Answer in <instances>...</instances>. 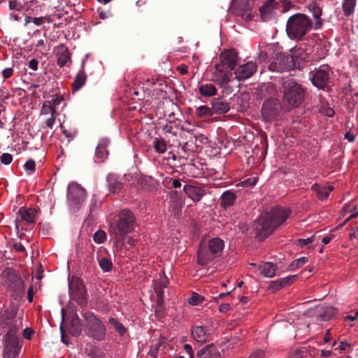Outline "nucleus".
<instances>
[{
    "instance_id": "obj_1",
    "label": "nucleus",
    "mask_w": 358,
    "mask_h": 358,
    "mask_svg": "<svg viewBox=\"0 0 358 358\" xmlns=\"http://www.w3.org/2000/svg\"><path fill=\"white\" fill-rule=\"evenodd\" d=\"M289 214V210L279 206L263 213L254 224L256 238L261 241H264L287 220Z\"/></svg>"
},
{
    "instance_id": "obj_2",
    "label": "nucleus",
    "mask_w": 358,
    "mask_h": 358,
    "mask_svg": "<svg viewBox=\"0 0 358 358\" xmlns=\"http://www.w3.org/2000/svg\"><path fill=\"white\" fill-rule=\"evenodd\" d=\"M282 92L285 103L295 108L304 101L306 89L294 78H287L282 83Z\"/></svg>"
},
{
    "instance_id": "obj_3",
    "label": "nucleus",
    "mask_w": 358,
    "mask_h": 358,
    "mask_svg": "<svg viewBox=\"0 0 358 358\" xmlns=\"http://www.w3.org/2000/svg\"><path fill=\"white\" fill-rule=\"evenodd\" d=\"M313 27L311 19L303 13H296L290 16L287 22L286 32L292 40L300 41Z\"/></svg>"
},
{
    "instance_id": "obj_4",
    "label": "nucleus",
    "mask_w": 358,
    "mask_h": 358,
    "mask_svg": "<svg viewBox=\"0 0 358 358\" xmlns=\"http://www.w3.org/2000/svg\"><path fill=\"white\" fill-rule=\"evenodd\" d=\"M224 247V241L220 238H213L207 244L202 241L197 252L198 263L201 266L207 265L221 255Z\"/></svg>"
},
{
    "instance_id": "obj_5",
    "label": "nucleus",
    "mask_w": 358,
    "mask_h": 358,
    "mask_svg": "<svg viewBox=\"0 0 358 358\" xmlns=\"http://www.w3.org/2000/svg\"><path fill=\"white\" fill-rule=\"evenodd\" d=\"M136 224V219L134 214L128 209L122 210L116 222L117 238H122L125 234L134 231Z\"/></svg>"
},
{
    "instance_id": "obj_6",
    "label": "nucleus",
    "mask_w": 358,
    "mask_h": 358,
    "mask_svg": "<svg viewBox=\"0 0 358 358\" xmlns=\"http://www.w3.org/2000/svg\"><path fill=\"white\" fill-rule=\"evenodd\" d=\"M83 317L85 321V325L89 331V334L97 341L103 340L105 337L106 329L102 322L91 312L83 313Z\"/></svg>"
},
{
    "instance_id": "obj_7",
    "label": "nucleus",
    "mask_w": 358,
    "mask_h": 358,
    "mask_svg": "<svg viewBox=\"0 0 358 358\" xmlns=\"http://www.w3.org/2000/svg\"><path fill=\"white\" fill-rule=\"evenodd\" d=\"M67 197L71 209L77 211L85 198V190L78 183L73 181L68 186Z\"/></svg>"
},
{
    "instance_id": "obj_8",
    "label": "nucleus",
    "mask_w": 358,
    "mask_h": 358,
    "mask_svg": "<svg viewBox=\"0 0 358 358\" xmlns=\"http://www.w3.org/2000/svg\"><path fill=\"white\" fill-rule=\"evenodd\" d=\"M8 289L11 298L16 301H20L24 296L25 292L23 280L15 271L11 270L8 272Z\"/></svg>"
},
{
    "instance_id": "obj_9",
    "label": "nucleus",
    "mask_w": 358,
    "mask_h": 358,
    "mask_svg": "<svg viewBox=\"0 0 358 358\" xmlns=\"http://www.w3.org/2000/svg\"><path fill=\"white\" fill-rule=\"evenodd\" d=\"M70 297L79 306L84 307L87 305L86 289L80 278H73L69 283Z\"/></svg>"
},
{
    "instance_id": "obj_10",
    "label": "nucleus",
    "mask_w": 358,
    "mask_h": 358,
    "mask_svg": "<svg viewBox=\"0 0 358 358\" xmlns=\"http://www.w3.org/2000/svg\"><path fill=\"white\" fill-rule=\"evenodd\" d=\"M282 110L280 102L276 99L265 101L262 106V116L264 120L271 122L277 120Z\"/></svg>"
},
{
    "instance_id": "obj_11",
    "label": "nucleus",
    "mask_w": 358,
    "mask_h": 358,
    "mask_svg": "<svg viewBox=\"0 0 358 358\" xmlns=\"http://www.w3.org/2000/svg\"><path fill=\"white\" fill-rule=\"evenodd\" d=\"M331 69L327 65H322L317 69L310 73V79L312 84L320 90H324L328 84L330 78Z\"/></svg>"
},
{
    "instance_id": "obj_12",
    "label": "nucleus",
    "mask_w": 358,
    "mask_h": 358,
    "mask_svg": "<svg viewBox=\"0 0 358 358\" xmlns=\"http://www.w3.org/2000/svg\"><path fill=\"white\" fill-rule=\"evenodd\" d=\"M21 348L22 345L20 344L19 337L6 336L2 355L3 357L16 358L19 355Z\"/></svg>"
},
{
    "instance_id": "obj_13",
    "label": "nucleus",
    "mask_w": 358,
    "mask_h": 358,
    "mask_svg": "<svg viewBox=\"0 0 358 358\" xmlns=\"http://www.w3.org/2000/svg\"><path fill=\"white\" fill-rule=\"evenodd\" d=\"M220 63L216 65H220L222 68L234 70L237 65L238 53L234 50H225L220 56Z\"/></svg>"
},
{
    "instance_id": "obj_14",
    "label": "nucleus",
    "mask_w": 358,
    "mask_h": 358,
    "mask_svg": "<svg viewBox=\"0 0 358 358\" xmlns=\"http://www.w3.org/2000/svg\"><path fill=\"white\" fill-rule=\"evenodd\" d=\"M232 73L230 70L222 68L220 65H215V71L212 74V80L223 87L231 80Z\"/></svg>"
},
{
    "instance_id": "obj_15",
    "label": "nucleus",
    "mask_w": 358,
    "mask_h": 358,
    "mask_svg": "<svg viewBox=\"0 0 358 358\" xmlns=\"http://www.w3.org/2000/svg\"><path fill=\"white\" fill-rule=\"evenodd\" d=\"M257 71V65L252 62H248L241 65L235 71L236 78L238 80H243L252 76Z\"/></svg>"
},
{
    "instance_id": "obj_16",
    "label": "nucleus",
    "mask_w": 358,
    "mask_h": 358,
    "mask_svg": "<svg viewBox=\"0 0 358 358\" xmlns=\"http://www.w3.org/2000/svg\"><path fill=\"white\" fill-rule=\"evenodd\" d=\"M110 141L107 138H102L99 141L95 152L94 162L96 163H102L108 157V151L107 150Z\"/></svg>"
},
{
    "instance_id": "obj_17",
    "label": "nucleus",
    "mask_w": 358,
    "mask_h": 358,
    "mask_svg": "<svg viewBox=\"0 0 358 358\" xmlns=\"http://www.w3.org/2000/svg\"><path fill=\"white\" fill-rule=\"evenodd\" d=\"M68 331L73 336H78L82 331V325L76 313L71 314L67 320Z\"/></svg>"
},
{
    "instance_id": "obj_18",
    "label": "nucleus",
    "mask_w": 358,
    "mask_h": 358,
    "mask_svg": "<svg viewBox=\"0 0 358 358\" xmlns=\"http://www.w3.org/2000/svg\"><path fill=\"white\" fill-rule=\"evenodd\" d=\"M183 201L179 194L176 191H173L170 194V202L169 208L175 215H178L181 213Z\"/></svg>"
},
{
    "instance_id": "obj_19",
    "label": "nucleus",
    "mask_w": 358,
    "mask_h": 358,
    "mask_svg": "<svg viewBox=\"0 0 358 358\" xmlns=\"http://www.w3.org/2000/svg\"><path fill=\"white\" fill-rule=\"evenodd\" d=\"M296 275H289L274 281H271L268 285V289L275 292L281 288L291 285L296 278Z\"/></svg>"
},
{
    "instance_id": "obj_20",
    "label": "nucleus",
    "mask_w": 358,
    "mask_h": 358,
    "mask_svg": "<svg viewBox=\"0 0 358 358\" xmlns=\"http://www.w3.org/2000/svg\"><path fill=\"white\" fill-rule=\"evenodd\" d=\"M18 308L15 306H10L1 311L0 323L2 325H8L15 318Z\"/></svg>"
},
{
    "instance_id": "obj_21",
    "label": "nucleus",
    "mask_w": 358,
    "mask_h": 358,
    "mask_svg": "<svg viewBox=\"0 0 358 358\" xmlns=\"http://www.w3.org/2000/svg\"><path fill=\"white\" fill-rule=\"evenodd\" d=\"M254 5L253 0H233L231 6L238 15H243V12L250 10Z\"/></svg>"
},
{
    "instance_id": "obj_22",
    "label": "nucleus",
    "mask_w": 358,
    "mask_h": 358,
    "mask_svg": "<svg viewBox=\"0 0 358 358\" xmlns=\"http://www.w3.org/2000/svg\"><path fill=\"white\" fill-rule=\"evenodd\" d=\"M184 191L189 198L196 202L206 194V190L203 188L195 185H185Z\"/></svg>"
},
{
    "instance_id": "obj_23",
    "label": "nucleus",
    "mask_w": 358,
    "mask_h": 358,
    "mask_svg": "<svg viewBox=\"0 0 358 358\" xmlns=\"http://www.w3.org/2000/svg\"><path fill=\"white\" fill-rule=\"evenodd\" d=\"M199 358H221L220 353L215 345L209 344L197 352Z\"/></svg>"
},
{
    "instance_id": "obj_24",
    "label": "nucleus",
    "mask_w": 358,
    "mask_h": 358,
    "mask_svg": "<svg viewBox=\"0 0 358 358\" xmlns=\"http://www.w3.org/2000/svg\"><path fill=\"white\" fill-rule=\"evenodd\" d=\"M213 113L214 114H224L229 110V103L221 98H214L211 101Z\"/></svg>"
},
{
    "instance_id": "obj_25",
    "label": "nucleus",
    "mask_w": 358,
    "mask_h": 358,
    "mask_svg": "<svg viewBox=\"0 0 358 358\" xmlns=\"http://www.w3.org/2000/svg\"><path fill=\"white\" fill-rule=\"evenodd\" d=\"M334 187L331 185H320L317 183L312 186V189L316 193L319 200H324L327 199L329 193L333 190Z\"/></svg>"
},
{
    "instance_id": "obj_26",
    "label": "nucleus",
    "mask_w": 358,
    "mask_h": 358,
    "mask_svg": "<svg viewBox=\"0 0 358 358\" xmlns=\"http://www.w3.org/2000/svg\"><path fill=\"white\" fill-rule=\"evenodd\" d=\"M18 215L22 221L27 224H32L35 222L36 210L32 208H21L18 211Z\"/></svg>"
},
{
    "instance_id": "obj_27",
    "label": "nucleus",
    "mask_w": 358,
    "mask_h": 358,
    "mask_svg": "<svg viewBox=\"0 0 358 358\" xmlns=\"http://www.w3.org/2000/svg\"><path fill=\"white\" fill-rule=\"evenodd\" d=\"M87 74L84 70V64H83L81 69L79 71L78 74L76 75L73 83H72V90L73 92H76L80 90L83 86L85 84L87 80Z\"/></svg>"
},
{
    "instance_id": "obj_28",
    "label": "nucleus",
    "mask_w": 358,
    "mask_h": 358,
    "mask_svg": "<svg viewBox=\"0 0 358 358\" xmlns=\"http://www.w3.org/2000/svg\"><path fill=\"white\" fill-rule=\"evenodd\" d=\"M260 273L266 278H272L275 275L276 266L271 262H263L258 266Z\"/></svg>"
},
{
    "instance_id": "obj_29",
    "label": "nucleus",
    "mask_w": 358,
    "mask_h": 358,
    "mask_svg": "<svg viewBox=\"0 0 358 358\" xmlns=\"http://www.w3.org/2000/svg\"><path fill=\"white\" fill-rule=\"evenodd\" d=\"M288 57H280L277 58L273 63H271L269 66V69L271 70H274L277 71H284L286 69H288L289 65L286 63L288 61Z\"/></svg>"
},
{
    "instance_id": "obj_30",
    "label": "nucleus",
    "mask_w": 358,
    "mask_h": 358,
    "mask_svg": "<svg viewBox=\"0 0 358 358\" xmlns=\"http://www.w3.org/2000/svg\"><path fill=\"white\" fill-rule=\"evenodd\" d=\"M192 335L197 342H204L208 338V334L202 326L193 327L192 329Z\"/></svg>"
},
{
    "instance_id": "obj_31",
    "label": "nucleus",
    "mask_w": 358,
    "mask_h": 358,
    "mask_svg": "<svg viewBox=\"0 0 358 358\" xmlns=\"http://www.w3.org/2000/svg\"><path fill=\"white\" fill-rule=\"evenodd\" d=\"M308 10L312 13L313 17L317 20L315 24V29H318L322 25V20L320 17L322 15V8L315 3H311L308 6Z\"/></svg>"
},
{
    "instance_id": "obj_32",
    "label": "nucleus",
    "mask_w": 358,
    "mask_h": 358,
    "mask_svg": "<svg viewBox=\"0 0 358 358\" xmlns=\"http://www.w3.org/2000/svg\"><path fill=\"white\" fill-rule=\"evenodd\" d=\"M236 195L234 193L226 191L222 194L221 197V206L224 208L231 206L234 203Z\"/></svg>"
},
{
    "instance_id": "obj_33",
    "label": "nucleus",
    "mask_w": 358,
    "mask_h": 358,
    "mask_svg": "<svg viewBox=\"0 0 358 358\" xmlns=\"http://www.w3.org/2000/svg\"><path fill=\"white\" fill-rule=\"evenodd\" d=\"M275 0H268L259 8L261 17L263 20H266L274 9L273 3Z\"/></svg>"
},
{
    "instance_id": "obj_34",
    "label": "nucleus",
    "mask_w": 358,
    "mask_h": 358,
    "mask_svg": "<svg viewBox=\"0 0 358 358\" xmlns=\"http://www.w3.org/2000/svg\"><path fill=\"white\" fill-rule=\"evenodd\" d=\"M337 313L336 308L333 307H327L317 316V320L328 321L333 318L334 315Z\"/></svg>"
},
{
    "instance_id": "obj_35",
    "label": "nucleus",
    "mask_w": 358,
    "mask_h": 358,
    "mask_svg": "<svg viewBox=\"0 0 358 358\" xmlns=\"http://www.w3.org/2000/svg\"><path fill=\"white\" fill-rule=\"evenodd\" d=\"M199 92L203 96H212L216 94L217 90L213 84H202L199 87Z\"/></svg>"
},
{
    "instance_id": "obj_36",
    "label": "nucleus",
    "mask_w": 358,
    "mask_h": 358,
    "mask_svg": "<svg viewBox=\"0 0 358 358\" xmlns=\"http://www.w3.org/2000/svg\"><path fill=\"white\" fill-rule=\"evenodd\" d=\"M357 0H344L342 3V8L344 15L350 16L355 11Z\"/></svg>"
},
{
    "instance_id": "obj_37",
    "label": "nucleus",
    "mask_w": 358,
    "mask_h": 358,
    "mask_svg": "<svg viewBox=\"0 0 358 358\" xmlns=\"http://www.w3.org/2000/svg\"><path fill=\"white\" fill-rule=\"evenodd\" d=\"M196 114L197 117L203 118L210 117L214 113H213L212 107L210 108L207 106H201L196 108Z\"/></svg>"
},
{
    "instance_id": "obj_38",
    "label": "nucleus",
    "mask_w": 358,
    "mask_h": 358,
    "mask_svg": "<svg viewBox=\"0 0 358 358\" xmlns=\"http://www.w3.org/2000/svg\"><path fill=\"white\" fill-rule=\"evenodd\" d=\"M153 147L155 151L160 154L164 153L167 150L166 142L163 138H155L153 142Z\"/></svg>"
},
{
    "instance_id": "obj_39",
    "label": "nucleus",
    "mask_w": 358,
    "mask_h": 358,
    "mask_svg": "<svg viewBox=\"0 0 358 358\" xmlns=\"http://www.w3.org/2000/svg\"><path fill=\"white\" fill-rule=\"evenodd\" d=\"M99 265L104 272H109L113 268V263L110 259L106 257H97Z\"/></svg>"
},
{
    "instance_id": "obj_40",
    "label": "nucleus",
    "mask_w": 358,
    "mask_h": 358,
    "mask_svg": "<svg viewBox=\"0 0 358 358\" xmlns=\"http://www.w3.org/2000/svg\"><path fill=\"white\" fill-rule=\"evenodd\" d=\"M109 323L113 327V328L119 333L120 336H123L126 331V329L124 325L119 322L115 318H110Z\"/></svg>"
},
{
    "instance_id": "obj_41",
    "label": "nucleus",
    "mask_w": 358,
    "mask_h": 358,
    "mask_svg": "<svg viewBox=\"0 0 358 358\" xmlns=\"http://www.w3.org/2000/svg\"><path fill=\"white\" fill-rule=\"evenodd\" d=\"M70 59L69 53L68 51L65 50L61 52L59 55L58 59H57V65L59 67H64L68 62V61Z\"/></svg>"
},
{
    "instance_id": "obj_42",
    "label": "nucleus",
    "mask_w": 358,
    "mask_h": 358,
    "mask_svg": "<svg viewBox=\"0 0 358 358\" xmlns=\"http://www.w3.org/2000/svg\"><path fill=\"white\" fill-rule=\"evenodd\" d=\"M60 127L62 129V134L67 138L68 142H70L74 139V138L77 136L78 131L75 129H66L61 124Z\"/></svg>"
},
{
    "instance_id": "obj_43",
    "label": "nucleus",
    "mask_w": 358,
    "mask_h": 358,
    "mask_svg": "<svg viewBox=\"0 0 358 358\" xmlns=\"http://www.w3.org/2000/svg\"><path fill=\"white\" fill-rule=\"evenodd\" d=\"M109 191L112 193L117 192L123 186V184L119 180H108Z\"/></svg>"
},
{
    "instance_id": "obj_44",
    "label": "nucleus",
    "mask_w": 358,
    "mask_h": 358,
    "mask_svg": "<svg viewBox=\"0 0 358 358\" xmlns=\"http://www.w3.org/2000/svg\"><path fill=\"white\" fill-rule=\"evenodd\" d=\"M41 113L43 114L50 113L51 115L54 116L56 113V109L51 104L50 101H46L43 105Z\"/></svg>"
},
{
    "instance_id": "obj_45",
    "label": "nucleus",
    "mask_w": 358,
    "mask_h": 358,
    "mask_svg": "<svg viewBox=\"0 0 358 358\" xmlns=\"http://www.w3.org/2000/svg\"><path fill=\"white\" fill-rule=\"evenodd\" d=\"M94 241L96 243H102L106 239V232L103 230H98L93 236Z\"/></svg>"
},
{
    "instance_id": "obj_46",
    "label": "nucleus",
    "mask_w": 358,
    "mask_h": 358,
    "mask_svg": "<svg viewBox=\"0 0 358 358\" xmlns=\"http://www.w3.org/2000/svg\"><path fill=\"white\" fill-rule=\"evenodd\" d=\"M146 94H149L148 89L145 90L143 87H141L139 89H134L132 94L137 96L138 99H144L146 96Z\"/></svg>"
},
{
    "instance_id": "obj_47",
    "label": "nucleus",
    "mask_w": 358,
    "mask_h": 358,
    "mask_svg": "<svg viewBox=\"0 0 358 358\" xmlns=\"http://www.w3.org/2000/svg\"><path fill=\"white\" fill-rule=\"evenodd\" d=\"M203 299L201 297V296H200L199 294H198L196 293H194L188 299L187 301H188V303L192 306H196V305L199 304L200 303H201Z\"/></svg>"
},
{
    "instance_id": "obj_48",
    "label": "nucleus",
    "mask_w": 358,
    "mask_h": 358,
    "mask_svg": "<svg viewBox=\"0 0 358 358\" xmlns=\"http://www.w3.org/2000/svg\"><path fill=\"white\" fill-rule=\"evenodd\" d=\"M308 262V258L303 257L294 260L290 265L291 268L294 270L296 268H299L304 265Z\"/></svg>"
},
{
    "instance_id": "obj_49",
    "label": "nucleus",
    "mask_w": 358,
    "mask_h": 358,
    "mask_svg": "<svg viewBox=\"0 0 358 358\" xmlns=\"http://www.w3.org/2000/svg\"><path fill=\"white\" fill-rule=\"evenodd\" d=\"M306 352V350L305 348L296 349L291 352L290 358H303Z\"/></svg>"
},
{
    "instance_id": "obj_50",
    "label": "nucleus",
    "mask_w": 358,
    "mask_h": 358,
    "mask_svg": "<svg viewBox=\"0 0 358 358\" xmlns=\"http://www.w3.org/2000/svg\"><path fill=\"white\" fill-rule=\"evenodd\" d=\"M8 327V333L6 336H10L11 337H17L16 336V333L17 332L18 328L15 324H13L11 322L8 325H6Z\"/></svg>"
},
{
    "instance_id": "obj_51",
    "label": "nucleus",
    "mask_w": 358,
    "mask_h": 358,
    "mask_svg": "<svg viewBox=\"0 0 358 358\" xmlns=\"http://www.w3.org/2000/svg\"><path fill=\"white\" fill-rule=\"evenodd\" d=\"M161 346L160 342H157L156 344L153 345L149 352V355L152 358H155L157 357L159 349Z\"/></svg>"
},
{
    "instance_id": "obj_52",
    "label": "nucleus",
    "mask_w": 358,
    "mask_h": 358,
    "mask_svg": "<svg viewBox=\"0 0 358 358\" xmlns=\"http://www.w3.org/2000/svg\"><path fill=\"white\" fill-rule=\"evenodd\" d=\"M315 236L313 235L310 237L306 238V239L300 238L297 241L299 243V245L300 247L303 248V247L308 245L309 243H313L315 241Z\"/></svg>"
},
{
    "instance_id": "obj_53",
    "label": "nucleus",
    "mask_w": 358,
    "mask_h": 358,
    "mask_svg": "<svg viewBox=\"0 0 358 358\" xmlns=\"http://www.w3.org/2000/svg\"><path fill=\"white\" fill-rule=\"evenodd\" d=\"M8 6L10 10H16L19 11L21 10L23 8V6L17 0L10 1Z\"/></svg>"
},
{
    "instance_id": "obj_54",
    "label": "nucleus",
    "mask_w": 358,
    "mask_h": 358,
    "mask_svg": "<svg viewBox=\"0 0 358 358\" xmlns=\"http://www.w3.org/2000/svg\"><path fill=\"white\" fill-rule=\"evenodd\" d=\"M13 160V156L9 153H3L1 156V162L2 164L8 165Z\"/></svg>"
},
{
    "instance_id": "obj_55",
    "label": "nucleus",
    "mask_w": 358,
    "mask_h": 358,
    "mask_svg": "<svg viewBox=\"0 0 358 358\" xmlns=\"http://www.w3.org/2000/svg\"><path fill=\"white\" fill-rule=\"evenodd\" d=\"M256 182L257 180H242L237 185V186L252 188L256 185Z\"/></svg>"
},
{
    "instance_id": "obj_56",
    "label": "nucleus",
    "mask_w": 358,
    "mask_h": 358,
    "mask_svg": "<svg viewBox=\"0 0 358 358\" xmlns=\"http://www.w3.org/2000/svg\"><path fill=\"white\" fill-rule=\"evenodd\" d=\"M36 163L33 159L28 160L24 164V169L26 171H29L31 172L34 171L35 169Z\"/></svg>"
},
{
    "instance_id": "obj_57",
    "label": "nucleus",
    "mask_w": 358,
    "mask_h": 358,
    "mask_svg": "<svg viewBox=\"0 0 358 358\" xmlns=\"http://www.w3.org/2000/svg\"><path fill=\"white\" fill-rule=\"evenodd\" d=\"M169 284V280L166 276H162L159 282H155V285L162 288H166Z\"/></svg>"
},
{
    "instance_id": "obj_58",
    "label": "nucleus",
    "mask_w": 358,
    "mask_h": 358,
    "mask_svg": "<svg viewBox=\"0 0 358 358\" xmlns=\"http://www.w3.org/2000/svg\"><path fill=\"white\" fill-rule=\"evenodd\" d=\"M48 20V22H50V18L45 16V17H33L32 22L34 23L37 26H41L42 24L44 23L45 20Z\"/></svg>"
},
{
    "instance_id": "obj_59",
    "label": "nucleus",
    "mask_w": 358,
    "mask_h": 358,
    "mask_svg": "<svg viewBox=\"0 0 358 358\" xmlns=\"http://www.w3.org/2000/svg\"><path fill=\"white\" fill-rule=\"evenodd\" d=\"M13 72L14 71L13 68H6L3 69L2 71L3 77L4 78V79H8L13 76Z\"/></svg>"
},
{
    "instance_id": "obj_60",
    "label": "nucleus",
    "mask_w": 358,
    "mask_h": 358,
    "mask_svg": "<svg viewBox=\"0 0 358 358\" xmlns=\"http://www.w3.org/2000/svg\"><path fill=\"white\" fill-rule=\"evenodd\" d=\"M264 352L261 350L254 351L249 357V358H264Z\"/></svg>"
},
{
    "instance_id": "obj_61",
    "label": "nucleus",
    "mask_w": 358,
    "mask_h": 358,
    "mask_svg": "<svg viewBox=\"0 0 358 358\" xmlns=\"http://www.w3.org/2000/svg\"><path fill=\"white\" fill-rule=\"evenodd\" d=\"M63 100L64 99L62 96H57V97L52 99L50 103L56 109V107L59 106Z\"/></svg>"
},
{
    "instance_id": "obj_62",
    "label": "nucleus",
    "mask_w": 358,
    "mask_h": 358,
    "mask_svg": "<svg viewBox=\"0 0 358 358\" xmlns=\"http://www.w3.org/2000/svg\"><path fill=\"white\" fill-rule=\"evenodd\" d=\"M34 334V331L31 328L27 327L23 331L22 335L26 339H31V335Z\"/></svg>"
},
{
    "instance_id": "obj_63",
    "label": "nucleus",
    "mask_w": 358,
    "mask_h": 358,
    "mask_svg": "<svg viewBox=\"0 0 358 358\" xmlns=\"http://www.w3.org/2000/svg\"><path fill=\"white\" fill-rule=\"evenodd\" d=\"M38 61L36 59H32L29 62V67L33 71H36L38 69Z\"/></svg>"
},
{
    "instance_id": "obj_64",
    "label": "nucleus",
    "mask_w": 358,
    "mask_h": 358,
    "mask_svg": "<svg viewBox=\"0 0 358 358\" xmlns=\"http://www.w3.org/2000/svg\"><path fill=\"white\" fill-rule=\"evenodd\" d=\"M184 350L189 355V358H192L194 356V351L192 346L189 344H185L184 345Z\"/></svg>"
}]
</instances>
